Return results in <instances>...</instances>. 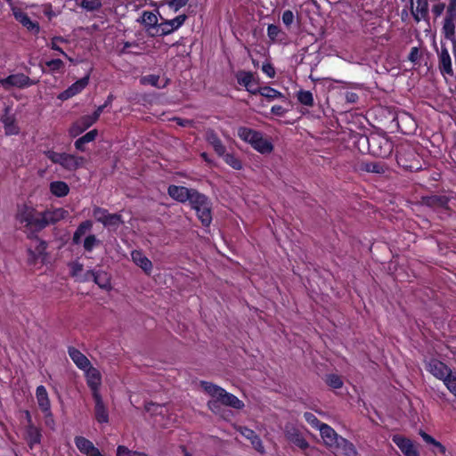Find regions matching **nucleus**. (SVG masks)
I'll use <instances>...</instances> for the list:
<instances>
[{"mask_svg":"<svg viewBox=\"0 0 456 456\" xmlns=\"http://www.w3.org/2000/svg\"><path fill=\"white\" fill-rule=\"evenodd\" d=\"M201 388L213 398H216L223 405L235 410H241L245 406L244 403L236 395L226 392L224 388L215 384L201 381Z\"/></svg>","mask_w":456,"mask_h":456,"instance_id":"f257e3e1","label":"nucleus"},{"mask_svg":"<svg viewBox=\"0 0 456 456\" xmlns=\"http://www.w3.org/2000/svg\"><path fill=\"white\" fill-rule=\"evenodd\" d=\"M167 193L177 201H189L191 208L196 211V215L200 217V193L196 190H190L183 186L169 185Z\"/></svg>","mask_w":456,"mask_h":456,"instance_id":"f03ea898","label":"nucleus"},{"mask_svg":"<svg viewBox=\"0 0 456 456\" xmlns=\"http://www.w3.org/2000/svg\"><path fill=\"white\" fill-rule=\"evenodd\" d=\"M93 216L104 227L113 231H116L121 224H124L120 214H110L107 209L97 206L93 208Z\"/></svg>","mask_w":456,"mask_h":456,"instance_id":"7ed1b4c3","label":"nucleus"},{"mask_svg":"<svg viewBox=\"0 0 456 456\" xmlns=\"http://www.w3.org/2000/svg\"><path fill=\"white\" fill-rule=\"evenodd\" d=\"M37 82V80H32L23 73L12 74L5 78L0 79V85L5 90H9L12 87L24 88L36 85Z\"/></svg>","mask_w":456,"mask_h":456,"instance_id":"20e7f679","label":"nucleus"},{"mask_svg":"<svg viewBox=\"0 0 456 456\" xmlns=\"http://www.w3.org/2000/svg\"><path fill=\"white\" fill-rule=\"evenodd\" d=\"M284 433L287 440L294 444L298 448L305 450L309 447V443L304 438L300 430L294 425H286Z\"/></svg>","mask_w":456,"mask_h":456,"instance_id":"39448f33","label":"nucleus"},{"mask_svg":"<svg viewBox=\"0 0 456 456\" xmlns=\"http://www.w3.org/2000/svg\"><path fill=\"white\" fill-rule=\"evenodd\" d=\"M90 279L101 288L104 289H109L111 288L110 285V276L104 271H94L88 270L84 278L81 280L82 281H87Z\"/></svg>","mask_w":456,"mask_h":456,"instance_id":"423d86ee","label":"nucleus"},{"mask_svg":"<svg viewBox=\"0 0 456 456\" xmlns=\"http://www.w3.org/2000/svg\"><path fill=\"white\" fill-rule=\"evenodd\" d=\"M413 157L414 152L410 147L401 148L396 153L397 164L407 170H417L419 167L411 161Z\"/></svg>","mask_w":456,"mask_h":456,"instance_id":"0eeeda50","label":"nucleus"},{"mask_svg":"<svg viewBox=\"0 0 456 456\" xmlns=\"http://www.w3.org/2000/svg\"><path fill=\"white\" fill-rule=\"evenodd\" d=\"M12 13L16 20L22 24L28 30L33 32L34 34H38L40 30V27L38 22L32 21L28 14L21 11L20 8L12 7Z\"/></svg>","mask_w":456,"mask_h":456,"instance_id":"6e6552de","label":"nucleus"},{"mask_svg":"<svg viewBox=\"0 0 456 456\" xmlns=\"http://www.w3.org/2000/svg\"><path fill=\"white\" fill-rule=\"evenodd\" d=\"M319 431L325 446L332 451L341 436L327 424L321 426Z\"/></svg>","mask_w":456,"mask_h":456,"instance_id":"1a4fd4ad","label":"nucleus"},{"mask_svg":"<svg viewBox=\"0 0 456 456\" xmlns=\"http://www.w3.org/2000/svg\"><path fill=\"white\" fill-rule=\"evenodd\" d=\"M86 370V383L92 391V395L99 393V387L102 384V375L100 371L93 367H88Z\"/></svg>","mask_w":456,"mask_h":456,"instance_id":"9d476101","label":"nucleus"},{"mask_svg":"<svg viewBox=\"0 0 456 456\" xmlns=\"http://www.w3.org/2000/svg\"><path fill=\"white\" fill-rule=\"evenodd\" d=\"M427 370L440 380H442L452 370L450 367L437 359L429 360L427 363Z\"/></svg>","mask_w":456,"mask_h":456,"instance_id":"9b49d317","label":"nucleus"},{"mask_svg":"<svg viewBox=\"0 0 456 456\" xmlns=\"http://www.w3.org/2000/svg\"><path fill=\"white\" fill-rule=\"evenodd\" d=\"M237 431L240 432L246 439L249 440L252 446L260 453L265 452V447L263 445L262 440L256 434V432L252 429H249L246 427H238L236 428Z\"/></svg>","mask_w":456,"mask_h":456,"instance_id":"f8f14e48","label":"nucleus"},{"mask_svg":"<svg viewBox=\"0 0 456 456\" xmlns=\"http://www.w3.org/2000/svg\"><path fill=\"white\" fill-rule=\"evenodd\" d=\"M89 82V75L85 76L84 77L80 78L79 80L76 81L74 84H72L68 89L63 91L59 98L61 100H67L78 93H80L87 85Z\"/></svg>","mask_w":456,"mask_h":456,"instance_id":"ddd939ff","label":"nucleus"},{"mask_svg":"<svg viewBox=\"0 0 456 456\" xmlns=\"http://www.w3.org/2000/svg\"><path fill=\"white\" fill-rule=\"evenodd\" d=\"M411 13L414 20L419 22L428 17V0H411Z\"/></svg>","mask_w":456,"mask_h":456,"instance_id":"4468645a","label":"nucleus"},{"mask_svg":"<svg viewBox=\"0 0 456 456\" xmlns=\"http://www.w3.org/2000/svg\"><path fill=\"white\" fill-rule=\"evenodd\" d=\"M393 442L405 456H419L412 442L401 436H394Z\"/></svg>","mask_w":456,"mask_h":456,"instance_id":"2eb2a0df","label":"nucleus"},{"mask_svg":"<svg viewBox=\"0 0 456 456\" xmlns=\"http://www.w3.org/2000/svg\"><path fill=\"white\" fill-rule=\"evenodd\" d=\"M93 398L95 403L94 406V415L95 419L99 423H108L109 422V413L107 408L104 405L103 400L100 394H95L93 395Z\"/></svg>","mask_w":456,"mask_h":456,"instance_id":"dca6fc26","label":"nucleus"},{"mask_svg":"<svg viewBox=\"0 0 456 456\" xmlns=\"http://www.w3.org/2000/svg\"><path fill=\"white\" fill-rule=\"evenodd\" d=\"M201 225L206 226L205 232L211 233V228L209 227L212 216H211V205L208 199L201 194Z\"/></svg>","mask_w":456,"mask_h":456,"instance_id":"f3484780","label":"nucleus"},{"mask_svg":"<svg viewBox=\"0 0 456 456\" xmlns=\"http://www.w3.org/2000/svg\"><path fill=\"white\" fill-rule=\"evenodd\" d=\"M84 161V157H77L63 152L61 166L69 171H75L83 165Z\"/></svg>","mask_w":456,"mask_h":456,"instance_id":"a211bd4d","label":"nucleus"},{"mask_svg":"<svg viewBox=\"0 0 456 456\" xmlns=\"http://www.w3.org/2000/svg\"><path fill=\"white\" fill-rule=\"evenodd\" d=\"M332 452L341 453L345 456H356L357 454V451L354 445L342 436H340L337 442L336 445L332 449Z\"/></svg>","mask_w":456,"mask_h":456,"instance_id":"6ab92c4d","label":"nucleus"},{"mask_svg":"<svg viewBox=\"0 0 456 456\" xmlns=\"http://www.w3.org/2000/svg\"><path fill=\"white\" fill-rule=\"evenodd\" d=\"M11 108L5 107L4 113L1 117V121L4 125L6 134H16L19 132L17 126L15 125V118L10 113Z\"/></svg>","mask_w":456,"mask_h":456,"instance_id":"aec40b11","label":"nucleus"},{"mask_svg":"<svg viewBox=\"0 0 456 456\" xmlns=\"http://www.w3.org/2000/svg\"><path fill=\"white\" fill-rule=\"evenodd\" d=\"M44 218L47 222V225L54 224L59 221L64 219L68 216V211L62 208L55 209H46L42 212Z\"/></svg>","mask_w":456,"mask_h":456,"instance_id":"412c9836","label":"nucleus"},{"mask_svg":"<svg viewBox=\"0 0 456 456\" xmlns=\"http://www.w3.org/2000/svg\"><path fill=\"white\" fill-rule=\"evenodd\" d=\"M422 204L435 209L447 208L448 198L443 195L424 197L422 199Z\"/></svg>","mask_w":456,"mask_h":456,"instance_id":"4be33fe9","label":"nucleus"},{"mask_svg":"<svg viewBox=\"0 0 456 456\" xmlns=\"http://www.w3.org/2000/svg\"><path fill=\"white\" fill-rule=\"evenodd\" d=\"M42 434L41 429L35 425H30V427H26L25 430V440L28 443V445L30 449H32L36 444H39L41 443Z\"/></svg>","mask_w":456,"mask_h":456,"instance_id":"5701e85b","label":"nucleus"},{"mask_svg":"<svg viewBox=\"0 0 456 456\" xmlns=\"http://www.w3.org/2000/svg\"><path fill=\"white\" fill-rule=\"evenodd\" d=\"M69 355L75 364L81 370H85L91 366V362L87 357L75 347L69 348Z\"/></svg>","mask_w":456,"mask_h":456,"instance_id":"b1692460","label":"nucleus"},{"mask_svg":"<svg viewBox=\"0 0 456 456\" xmlns=\"http://www.w3.org/2000/svg\"><path fill=\"white\" fill-rule=\"evenodd\" d=\"M439 69L442 73L452 75V61L448 50L444 46H441L439 53Z\"/></svg>","mask_w":456,"mask_h":456,"instance_id":"393cba45","label":"nucleus"},{"mask_svg":"<svg viewBox=\"0 0 456 456\" xmlns=\"http://www.w3.org/2000/svg\"><path fill=\"white\" fill-rule=\"evenodd\" d=\"M95 122L96 120L92 115L83 116L74 124L70 132L74 136H76L89 128Z\"/></svg>","mask_w":456,"mask_h":456,"instance_id":"a878e982","label":"nucleus"},{"mask_svg":"<svg viewBox=\"0 0 456 456\" xmlns=\"http://www.w3.org/2000/svg\"><path fill=\"white\" fill-rule=\"evenodd\" d=\"M36 211L37 210L34 208L27 204L19 205L16 214V219L21 224L25 223L27 226L29 221L32 220V217Z\"/></svg>","mask_w":456,"mask_h":456,"instance_id":"bb28decb","label":"nucleus"},{"mask_svg":"<svg viewBox=\"0 0 456 456\" xmlns=\"http://www.w3.org/2000/svg\"><path fill=\"white\" fill-rule=\"evenodd\" d=\"M206 141L212 145L215 151L222 156L225 152V147L222 143L221 140L218 138L217 134L211 129H208L205 134Z\"/></svg>","mask_w":456,"mask_h":456,"instance_id":"cd10ccee","label":"nucleus"},{"mask_svg":"<svg viewBox=\"0 0 456 456\" xmlns=\"http://www.w3.org/2000/svg\"><path fill=\"white\" fill-rule=\"evenodd\" d=\"M36 395L40 409L44 412H48V416L51 417V404L45 387L44 386L37 387Z\"/></svg>","mask_w":456,"mask_h":456,"instance_id":"c85d7f7f","label":"nucleus"},{"mask_svg":"<svg viewBox=\"0 0 456 456\" xmlns=\"http://www.w3.org/2000/svg\"><path fill=\"white\" fill-rule=\"evenodd\" d=\"M262 134L258 131L248 127L240 126L238 128V136L244 142L250 143L252 146Z\"/></svg>","mask_w":456,"mask_h":456,"instance_id":"c756f323","label":"nucleus"},{"mask_svg":"<svg viewBox=\"0 0 456 456\" xmlns=\"http://www.w3.org/2000/svg\"><path fill=\"white\" fill-rule=\"evenodd\" d=\"M132 259L134 263L140 266L146 273H150L152 270L151 261L146 257L141 251L134 250L132 252Z\"/></svg>","mask_w":456,"mask_h":456,"instance_id":"7c9ffc66","label":"nucleus"},{"mask_svg":"<svg viewBox=\"0 0 456 456\" xmlns=\"http://www.w3.org/2000/svg\"><path fill=\"white\" fill-rule=\"evenodd\" d=\"M93 222L91 220H86L82 222L75 231L72 242L73 244L78 245L81 242V238L92 229Z\"/></svg>","mask_w":456,"mask_h":456,"instance_id":"2f4dec72","label":"nucleus"},{"mask_svg":"<svg viewBox=\"0 0 456 456\" xmlns=\"http://www.w3.org/2000/svg\"><path fill=\"white\" fill-rule=\"evenodd\" d=\"M47 225V222L44 218V215L42 212H37L34 214L32 220L29 221L27 227H29L34 232H40L45 229Z\"/></svg>","mask_w":456,"mask_h":456,"instance_id":"473e14b6","label":"nucleus"},{"mask_svg":"<svg viewBox=\"0 0 456 456\" xmlns=\"http://www.w3.org/2000/svg\"><path fill=\"white\" fill-rule=\"evenodd\" d=\"M50 191L56 197H64L69 192V185L62 181H55L50 183Z\"/></svg>","mask_w":456,"mask_h":456,"instance_id":"72a5a7b5","label":"nucleus"},{"mask_svg":"<svg viewBox=\"0 0 456 456\" xmlns=\"http://www.w3.org/2000/svg\"><path fill=\"white\" fill-rule=\"evenodd\" d=\"M97 134H98V131L96 129H93V130L89 131L88 133H86L85 135L79 137L75 142L76 149L80 151H86L85 144L88 143L90 142H93L96 138Z\"/></svg>","mask_w":456,"mask_h":456,"instance_id":"f704fd0d","label":"nucleus"},{"mask_svg":"<svg viewBox=\"0 0 456 456\" xmlns=\"http://www.w3.org/2000/svg\"><path fill=\"white\" fill-rule=\"evenodd\" d=\"M75 444L81 453L87 454L94 449V444L84 436H77L75 437Z\"/></svg>","mask_w":456,"mask_h":456,"instance_id":"c9c22d12","label":"nucleus"},{"mask_svg":"<svg viewBox=\"0 0 456 456\" xmlns=\"http://www.w3.org/2000/svg\"><path fill=\"white\" fill-rule=\"evenodd\" d=\"M235 77L237 79L238 84L243 86L245 88L251 87V84H254L255 80L253 74L249 71L245 70H239L236 73Z\"/></svg>","mask_w":456,"mask_h":456,"instance_id":"e433bc0d","label":"nucleus"},{"mask_svg":"<svg viewBox=\"0 0 456 456\" xmlns=\"http://www.w3.org/2000/svg\"><path fill=\"white\" fill-rule=\"evenodd\" d=\"M361 169L374 174H384L387 170L385 165L381 162H362Z\"/></svg>","mask_w":456,"mask_h":456,"instance_id":"4c0bfd02","label":"nucleus"},{"mask_svg":"<svg viewBox=\"0 0 456 456\" xmlns=\"http://www.w3.org/2000/svg\"><path fill=\"white\" fill-rule=\"evenodd\" d=\"M252 147L263 154L270 153L273 150V144L267 139H265L263 134L259 136Z\"/></svg>","mask_w":456,"mask_h":456,"instance_id":"58836bf2","label":"nucleus"},{"mask_svg":"<svg viewBox=\"0 0 456 456\" xmlns=\"http://www.w3.org/2000/svg\"><path fill=\"white\" fill-rule=\"evenodd\" d=\"M442 381L447 389L456 397V372L452 370Z\"/></svg>","mask_w":456,"mask_h":456,"instance_id":"ea45409f","label":"nucleus"},{"mask_svg":"<svg viewBox=\"0 0 456 456\" xmlns=\"http://www.w3.org/2000/svg\"><path fill=\"white\" fill-rule=\"evenodd\" d=\"M138 21L141 22L145 27V28H148L151 26L156 25L159 20L158 17L153 12L144 11L141 17V20H138Z\"/></svg>","mask_w":456,"mask_h":456,"instance_id":"a19ab883","label":"nucleus"},{"mask_svg":"<svg viewBox=\"0 0 456 456\" xmlns=\"http://www.w3.org/2000/svg\"><path fill=\"white\" fill-rule=\"evenodd\" d=\"M259 94L265 97L268 100H274L276 98H284V95L274 88L270 86L261 87Z\"/></svg>","mask_w":456,"mask_h":456,"instance_id":"79ce46f5","label":"nucleus"},{"mask_svg":"<svg viewBox=\"0 0 456 456\" xmlns=\"http://www.w3.org/2000/svg\"><path fill=\"white\" fill-rule=\"evenodd\" d=\"M419 435L427 444H432L440 453H445V447L441 443L434 439L431 436L423 431H420Z\"/></svg>","mask_w":456,"mask_h":456,"instance_id":"37998d69","label":"nucleus"},{"mask_svg":"<svg viewBox=\"0 0 456 456\" xmlns=\"http://www.w3.org/2000/svg\"><path fill=\"white\" fill-rule=\"evenodd\" d=\"M297 100L300 103L308 107H312L314 103L313 94L310 91H299Z\"/></svg>","mask_w":456,"mask_h":456,"instance_id":"c03bdc74","label":"nucleus"},{"mask_svg":"<svg viewBox=\"0 0 456 456\" xmlns=\"http://www.w3.org/2000/svg\"><path fill=\"white\" fill-rule=\"evenodd\" d=\"M144 409L147 412H150L151 415H163L165 405L149 402L145 403Z\"/></svg>","mask_w":456,"mask_h":456,"instance_id":"a18cd8bd","label":"nucleus"},{"mask_svg":"<svg viewBox=\"0 0 456 456\" xmlns=\"http://www.w3.org/2000/svg\"><path fill=\"white\" fill-rule=\"evenodd\" d=\"M101 244V240L94 234H90L84 240L83 247L86 251L91 252L95 246Z\"/></svg>","mask_w":456,"mask_h":456,"instance_id":"49530a36","label":"nucleus"},{"mask_svg":"<svg viewBox=\"0 0 456 456\" xmlns=\"http://www.w3.org/2000/svg\"><path fill=\"white\" fill-rule=\"evenodd\" d=\"M117 456H147V454L142 452L131 451L124 445H118Z\"/></svg>","mask_w":456,"mask_h":456,"instance_id":"de8ad7c7","label":"nucleus"},{"mask_svg":"<svg viewBox=\"0 0 456 456\" xmlns=\"http://www.w3.org/2000/svg\"><path fill=\"white\" fill-rule=\"evenodd\" d=\"M224 159L226 164L236 170H240L242 167L240 160L232 154H224Z\"/></svg>","mask_w":456,"mask_h":456,"instance_id":"09e8293b","label":"nucleus"},{"mask_svg":"<svg viewBox=\"0 0 456 456\" xmlns=\"http://www.w3.org/2000/svg\"><path fill=\"white\" fill-rule=\"evenodd\" d=\"M81 6L87 11L93 12L99 10L102 7V3L100 0H83Z\"/></svg>","mask_w":456,"mask_h":456,"instance_id":"8fccbe9b","label":"nucleus"},{"mask_svg":"<svg viewBox=\"0 0 456 456\" xmlns=\"http://www.w3.org/2000/svg\"><path fill=\"white\" fill-rule=\"evenodd\" d=\"M304 418L307 423L318 430H320L321 426L325 425V423H322L312 412H305Z\"/></svg>","mask_w":456,"mask_h":456,"instance_id":"3c124183","label":"nucleus"},{"mask_svg":"<svg viewBox=\"0 0 456 456\" xmlns=\"http://www.w3.org/2000/svg\"><path fill=\"white\" fill-rule=\"evenodd\" d=\"M326 382L330 387L333 388H340L343 386V381L340 377L335 374L327 376Z\"/></svg>","mask_w":456,"mask_h":456,"instance_id":"603ef678","label":"nucleus"},{"mask_svg":"<svg viewBox=\"0 0 456 456\" xmlns=\"http://www.w3.org/2000/svg\"><path fill=\"white\" fill-rule=\"evenodd\" d=\"M160 26L161 33L164 34V36L168 35L176 29L172 20H164L160 22Z\"/></svg>","mask_w":456,"mask_h":456,"instance_id":"864d4df0","label":"nucleus"},{"mask_svg":"<svg viewBox=\"0 0 456 456\" xmlns=\"http://www.w3.org/2000/svg\"><path fill=\"white\" fill-rule=\"evenodd\" d=\"M383 143H384V148L383 147H380V150L379 151H375L373 150V153L381 157V158H385L387 157V155H389V153L391 152L392 151V144L390 142H388L387 140L386 139H383Z\"/></svg>","mask_w":456,"mask_h":456,"instance_id":"5fc2aeb1","label":"nucleus"},{"mask_svg":"<svg viewBox=\"0 0 456 456\" xmlns=\"http://www.w3.org/2000/svg\"><path fill=\"white\" fill-rule=\"evenodd\" d=\"M47 248V243L45 240H38V244L35 248V251L37 254L40 256H42V263L45 262V256H46V250Z\"/></svg>","mask_w":456,"mask_h":456,"instance_id":"6e6d98bb","label":"nucleus"},{"mask_svg":"<svg viewBox=\"0 0 456 456\" xmlns=\"http://www.w3.org/2000/svg\"><path fill=\"white\" fill-rule=\"evenodd\" d=\"M70 267V275L77 277L84 269V265L79 262H71L69 264Z\"/></svg>","mask_w":456,"mask_h":456,"instance_id":"4d7b16f0","label":"nucleus"},{"mask_svg":"<svg viewBox=\"0 0 456 456\" xmlns=\"http://www.w3.org/2000/svg\"><path fill=\"white\" fill-rule=\"evenodd\" d=\"M45 64L52 71L59 70L64 66V63L61 59L48 61Z\"/></svg>","mask_w":456,"mask_h":456,"instance_id":"13d9d810","label":"nucleus"},{"mask_svg":"<svg viewBox=\"0 0 456 456\" xmlns=\"http://www.w3.org/2000/svg\"><path fill=\"white\" fill-rule=\"evenodd\" d=\"M451 20H456V0H450L447 6L446 17Z\"/></svg>","mask_w":456,"mask_h":456,"instance_id":"bf43d9fd","label":"nucleus"},{"mask_svg":"<svg viewBox=\"0 0 456 456\" xmlns=\"http://www.w3.org/2000/svg\"><path fill=\"white\" fill-rule=\"evenodd\" d=\"M146 31L150 37H162L164 34L161 33V26L160 23H156V25L151 26L146 28Z\"/></svg>","mask_w":456,"mask_h":456,"instance_id":"052dcab7","label":"nucleus"},{"mask_svg":"<svg viewBox=\"0 0 456 456\" xmlns=\"http://www.w3.org/2000/svg\"><path fill=\"white\" fill-rule=\"evenodd\" d=\"M280 32H281V29L276 25L270 24L267 28V35H268L269 38L273 41H274L277 38Z\"/></svg>","mask_w":456,"mask_h":456,"instance_id":"680f3d73","label":"nucleus"},{"mask_svg":"<svg viewBox=\"0 0 456 456\" xmlns=\"http://www.w3.org/2000/svg\"><path fill=\"white\" fill-rule=\"evenodd\" d=\"M456 20H451L450 18L444 19V28L446 32V35H453L454 33V21Z\"/></svg>","mask_w":456,"mask_h":456,"instance_id":"e2e57ef3","label":"nucleus"},{"mask_svg":"<svg viewBox=\"0 0 456 456\" xmlns=\"http://www.w3.org/2000/svg\"><path fill=\"white\" fill-rule=\"evenodd\" d=\"M281 19H282V22L287 27H289L294 21V14L290 10H287L282 13Z\"/></svg>","mask_w":456,"mask_h":456,"instance_id":"0e129e2a","label":"nucleus"},{"mask_svg":"<svg viewBox=\"0 0 456 456\" xmlns=\"http://www.w3.org/2000/svg\"><path fill=\"white\" fill-rule=\"evenodd\" d=\"M48 159L53 161V163L55 164H59L61 165V158H62V153H59V152H55V151H49L47 153H46Z\"/></svg>","mask_w":456,"mask_h":456,"instance_id":"69168bd1","label":"nucleus"},{"mask_svg":"<svg viewBox=\"0 0 456 456\" xmlns=\"http://www.w3.org/2000/svg\"><path fill=\"white\" fill-rule=\"evenodd\" d=\"M409 61L413 63H417L420 59V53L418 47H412L408 56Z\"/></svg>","mask_w":456,"mask_h":456,"instance_id":"338daca9","label":"nucleus"},{"mask_svg":"<svg viewBox=\"0 0 456 456\" xmlns=\"http://www.w3.org/2000/svg\"><path fill=\"white\" fill-rule=\"evenodd\" d=\"M262 70L270 78L274 77L275 69L271 63H264L262 66Z\"/></svg>","mask_w":456,"mask_h":456,"instance_id":"774afa93","label":"nucleus"}]
</instances>
